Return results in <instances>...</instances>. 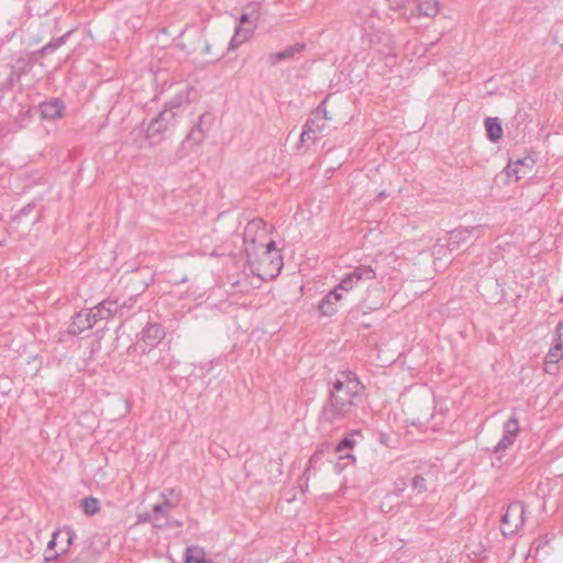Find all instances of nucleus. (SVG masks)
I'll return each mask as SVG.
<instances>
[{"label": "nucleus", "mask_w": 563, "mask_h": 563, "mask_svg": "<svg viewBox=\"0 0 563 563\" xmlns=\"http://www.w3.org/2000/svg\"><path fill=\"white\" fill-rule=\"evenodd\" d=\"M165 338V330L158 323H150L142 332V340L148 346L157 345Z\"/></svg>", "instance_id": "15"}, {"label": "nucleus", "mask_w": 563, "mask_h": 563, "mask_svg": "<svg viewBox=\"0 0 563 563\" xmlns=\"http://www.w3.org/2000/svg\"><path fill=\"white\" fill-rule=\"evenodd\" d=\"M185 562L186 563H213L212 560L208 559L205 550L197 545L187 548Z\"/></svg>", "instance_id": "21"}, {"label": "nucleus", "mask_w": 563, "mask_h": 563, "mask_svg": "<svg viewBox=\"0 0 563 563\" xmlns=\"http://www.w3.org/2000/svg\"><path fill=\"white\" fill-rule=\"evenodd\" d=\"M325 128V123H320V118L318 114H313L303 125L300 143L305 144L306 142L316 141L322 133Z\"/></svg>", "instance_id": "11"}, {"label": "nucleus", "mask_w": 563, "mask_h": 563, "mask_svg": "<svg viewBox=\"0 0 563 563\" xmlns=\"http://www.w3.org/2000/svg\"><path fill=\"white\" fill-rule=\"evenodd\" d=\"M313 114H318L320 118V123H324L328 120H331V117L329 115L324 104H320Z\"/></svg>", "instance_id": "30"}, {"label": "nucleus", "mask_w": 563, "mask_h": 563, "mask_svg": "<svg viewBox=\"0 0 563 563\" xmlns=\"http://www.w3.org/2000/svg\"><path fill=\"white\" fill-rule=\"evenodd\" d=\"M525 506L520 501L511 503L501 518L500 530L505 537L516 534L525 523Z\"/></svg>", "instance_id": "5"}, {"label": "nucleus", "mask_w": 563, "mask_h": 563, "mask_svg": "<svg viewBox=\"0 0 563 563\" xmlns=\"http://www.w3.org/2000/svg\"><path fill=\"white\" fill-rule=\"evenodd\" d=\"M420 15L434 18L440 12V3L438 0H426L418 4Z\"/></svg>", "instance_id": "23"}, {"label": "nucleus", "mask_w": 563, "mask_h": 563, "mask_svg": "<svg viewBox=\"0 0 563 563\" xmlns=\"http://www.w3.org/2000/svg\"><path fill=\"white\" fill-rule=\"evenodd\" d=\"M345 457H351V459H353V460H354L353 455H351V454H346V456H345Z\"/></svg>", "instance_id": "35"}, {"label": "nucleus", "mask_w": 563, "mask_h": 563, "mask_svg": "<svg viewBox=\"0 0 563 563\" xmlns=\"http://www.w3.org/2000/svg\"><path fill=\"white\" fill-rule=\"evenodd\" d=\"M343 298L342 292L338 291V288L331 290L324 298L320 301L319 310L322 316H332L336 311V303Z\"/></svg>", "instance_id": "16"}, {"label": "nucleus", "mask_w": 563, "mask_h": 563, "mask_svg": "<svg viewBox=\"0 0 563 563\" xmlns=\"http://www.w3.org/2000/svg\"><path fill=\"white\" fill-rule=\"evenodd\" d=\"M485 129L487 133V137L493 141L497 142L503 136V128L500 120L498 118H487L485 120Z\"/></svg>", "instance_id": "22"}, {"label": "nucleus", "mask_w": 563, "mask_h": 563, "mask_svg": "<svg viewBox=\"0 0 563 563\" xmlns=\"http://www.w3.org/2000/svg\"><path fill=\"white\" fill-rule=\"evenodd\" d=\"M256 29L257 27H254V25H236L234 29V34L229 42V51H235L242 44L250 41L253 37Z\"/></svg>", "instance_id": "12"}, {"label": "nucleus", "mask_w": 563, "mask_h": 563, "mask_svg": "<svg viewBox=\"0 0 563 563\" xmlns=\"http://www.w3.org/2000/svg\"><path fill=\"white\" fill-rule=\"evenodd\" d=\"M363 385L351 372L340 373L330 390V397L321 413V420L330 424L346 418L360 399Z\"/></svg>", "instance_id": "1"}, {"label": "nucleus", "mask_w": 563, "mask_h": 563, "mask_svg": "<svg viewBox=\"0 0 563 563\" xmlns=\"http://www.w3.org/2000/svg\"><path fill=\"white\" fill-rule=\"evenodd\" d=\"M305 48V44L297 43L295 45L288 46L285 49L272 53L268 55V62L271 66H276L283 60L289 59L294 57L296 54L300 53Z\"/></svg>", "instance_id": "18"}, {"label": "nucleus", "mask_w": 563, "mask_h": 563, "mask_svg": "<svg viewBox=\"0 0 563 563\" xmlns=\"http://www.w3.org/2000/svg\"><path fill=\"white\" fill-rule=\"evenodd\" d=\"M376 272L371 266L360 265L349 273L335 287L338 291H350L354 289L361 282L373 280Z\"/></svg>", "instance_id": "8"}, {"label": "nucleus", "mask_w": 563, "mask_h": 563, "mask_svg": "<svg viewBox=\"0 0 563 563\" xmlns=\"http://www.w3.org/2000/svg\"><path fill=\"white\" fill-rule=\"evenodd\" d=\"M81 506L87 516H93L100 510V503L96 497H87L82 499Z\"/></svg>", "instance_id": "24"}, {"label": "nucleus", "mask_w": 563, "mask_h": 563, "mask_svg": "<svg viewBox=\"0 0 563 563\" xmlns=\"http://www.w3.org/2000/svg\"><path fill=\"white\" fill-rule=\"evenodd\" d=\"M246 9L249 11L247 12H243L240 15L238 25H245V26L254 25V27H257L258 20H260V16H261L260 4H257V3H250L246 7Z\"/></svg>", "instance_id": "19"}, {"label": "nucleus", "mask_w": 563, "mask_h": 563, "mask_svg": "<svg viewBox=\"0 0 563 563\" xmlns=\"http://www.w3.org/2000/svg\"><path fill=\"white\" fill-rule=\"evenodd\" d=\"M102 305L104 306V311L107 313H109V317L111 318L112 316H114L118 310H119V303L118 301L115 300H110V299H107V300H103L102 301Z\"/></svg>", "instance_id": "28"}, {"label": "nucleus", "mask_w": 563, "mask_h": 563, "mask_svg": "<svg viewBox=\"0 0 563 563\" xmlns=\"http://www.w3.org/2000/svg\"><path fill=\"white\" fill-rule=\"evenodd\" d=\"M246 256L252 269L262 279L275 277L283 267L282 255L273 240L258 249H250Z\"/></svg>", "instance_id": "2"}, {"label": "nucleus", "mask_w": 563, "mask_h": 563, "mask_svg": "<svg viewBox=\"0 0 563 563\" xmlns=\"http://www.w3.org/2000/svg\"><path fill=\"white\" fill-rule=\"evenodd\" d=\"M65 106L59 99H51L40 104V111L43 119L56 120L63 117Z\"/></svg>", "instance_id": "13"}, {"label": "nucleus", "mask_w": 563, "mask_h": 563, "mask_svg": "<svg viewBox=\"0 0 563 563\" xmlns=\"http://www.w3.org/2000/svg\"><path fill=\"white\" fill-rule=\"evenodd\" d=\"M386 198V192L385 191H380L378 195H377V200H382Z\"/></svg>", "instance_id": "34"}, {"label": "nucleus", "mask_w": 563, "mask_h": 563, "mask_svg": "<svg viewBox=\"0 0 563 563\" xmlns=\"http://www.w3.org/2000/svg\"><path fill=\"white\" fill-rule=\"evenodd\" d=\"M73 541V532L68 529L54 531L46 549V553L60 543V552H65Z\"/></svg>", "instance_id": "17"}, {"label": "nucleus", "mask_w": 563, "mask_h": 563, "mask_svg": "<svg viewBox=\"0 0 563 563\" xmlns=\"http://www.w3.org/2000/svg\"><path fill=\"white\" fill-rule=\"evenodd\" d=\"M533 166V159L526 157L510 162L506 167V173L509 177H515L516 180L527 175Z\"/></svg>", "instance_id": "14"}, {"label": "nucleus", "mask_w": 563, "mask_h": 563, "mask_svg": "<svg viewBox=\"0 0 563 563\" xmlns=\"http://www.w3.org/2000/svg\"><path fill=\"white\" fill-rule=\"evenodd\" d=\"M321 454H322V453H321L320 451H318V452H316V453L310 457V460H309V466L306 468L305 474H307V473L309 472V470H310V467H311V465H312L313 463H316L317 461H319V460L321 459Z\"/></svg>", "instance_id": "32"}, {"label": "nucleus", "mask_w": 563, "mask_h": 563, "mask_svg": "<svg viewBox=\"0 0 563 563\" xmlns=\"http://www.w3.org/2000/svg\"><path fill=\"white\" fill-rule=\"evenodd\" d=\"M519 433V423L515 416L508 419L507 422L504 424V435L500 439V441L496 444L494 448V452H500L509 446H511L515 442V439L517 438Z\"/></svg>", "instance_id": "9"}, {"label": "nucleus", "mask_w": 563, "mask_h": 563, "mask_svg": "<svg viewBox=\"0 0 563 563\" xmlns=\"http://www.w3.org/2000/svg\"><path fill=\"white\" fill-rule=\"evenodd\" d=\"M371 45L375 47L379 53L382 54H390L393 49V40L391 36L380 32L377 34H374L371 37Z\"/></svg>", "instance_id": "20"}, {"label": "nucleus", "mask_w": 563, "mask_h": 563, "mask_svg": "<svg viewBox=\"0 0 563 563\" xmlns=\"http://www.w3.org/2000/svg\"><path fill=\"white\" fill-rule=\"evenodd\" d=\"M411 485H412L413 490H416L418 494H422V493L427 492V489H428L427 481L422 475H416L412 478Z\"/></svg>", "instance_id": "26"}, {"label": "nucleus", "mask_w": 563, "mask_h": 563, "mask_svg": "<svg viewBox=\"0 0 563 563\" xmlns=\"http://www.w3.org/2000/svg\"><path fill=\"white\" fill-rule=\"evenodd\" d=\"M563 358V322H559L555 328V336L553 345L544 357V371L548 374L555 375L558 373V364Z\"/></svg>", "instance_id": "7"}, {"label": "nucleus", "mask_w": 563, "mask_h": 563, "mask_svg": "<svg viewBox=\"0 0 563 563\" xmlns=\"http://www.w3.org/2000/svg\"><path fill=\"white\" fill-rule=\"evenodd\" d=\"M268 230L266 223L262 219L251 220L243 233L244 250L247 254L250 249H258L268 243Z\"/></svg>", "instance_id": "4"}, {"label": "nucleus", "mask_w": 563, "mask_h": 563, "mask_svg": "<svg viewBox=\"0 0 563 563\" xmlns=\"http://www.w3.org/2000/svg\"><path fill=\"white\" fill-rule=\"evenodd\" d=\"M354 445H355V441L352 438L346 437L336 445V451L342 452L345 449L354 448Z\"/></svg>", "instance_id": "29"}, {"label": "nucleus", "mask_w": 563, "mask_h": 563, "mask_svg": "<svg viewBox=\"0 0 563 563\" xmlns=\"http://www.w3.org/2000/svg\"><path fill=\"white\" fill-rule=\"evenodd\" d=\"M58 555H59L58 552H56L54 554H46L44 559H45L46 562H51V561L56 560L58 558Z\"/></svg>", "instance_id": "33"}, {"label": "nucleus", "mask_w": 563, "mask_h": 563, "mask_svg": "<svg viewBox=\"0 0 563 563\" xmlns=\"http://www.w3.org/2000/svg\"><path fill=\"white\" fill-rule=\"evenodd\" d=\"M190 89L186 88L184 100L170 101V108L164 109L156 118H154L146 130V139L151 145H155L161 142L163 133L169 128L175 120V112L173 108L180 107L184 102H189Z\"/></svg>", "instance_id": "3"}, {"label": "nucleus", "mask_w": 563, "mask_h": 563, "mask_svg": "<svg viewBox=\"0 0 563 563\" xmlns=\"http://www.w3.org/2000/svg\"><path fill=\"white\" fill-rule=\"evenodd\" d=\"M96 314L90 309L78 312L69 325V333L77 335L96 324Z\"/></svg>", "instance_id": "10"}, {"label": "nucleus", "mask_w": 563, "mask_h": 563, "mask_svg": "<svg viewBox=\"0 0 563 563\" xmlns=\"http://www.w3.org/2000/svg\"><path fill=\"white\" fill-rule=\"evenodd\" d=\"M161 497L163 503L153 506L152 510L143 517V520L152 522L159 529L168 525L169 512L177 506V500L169 499L166 493H162Z\"/></svg>", "instance_id": "6"}, {"label": "nucleus", "mask_w": 563, "mask_h": 563, "mask_svg": "<svg viewBox=\"0 0 563 563\" xmlns=\"http://www.w3.org/2000/svg\"><path fill=\"white\" fill-rule=\"evenodd\" d=\"M474 228L472 229H456L450 233V240L459 243L460 241L468 240L473 234Z\"/></svg>", "instance_id": "25"}, {"label": "nucleus", "mask_w": 563, "mask_h": 563, "mask_svg": "<svg viewBox=\"0 0 563 563\" xmlns=\"http://www.w3.org/2000/svg\"><path fill=\"white\" fill-rule=\"evenodd\" d=\"M162 493H166L169 499L177 500V504L180 500L181 494H180V490L177 488H167V489L163 490Z\"/></svg>", "instance_id": "31"}, {"label": "nucleus", "mask_w": 563, "mask_h": 563, "mask_svg": "<svg viewBox=\"0 0 563 563\" xmlns=\"http://www.w3.org/2000/svg\"><path fill=\"white\" fill-rule=\"evenodd\" d=\"M90 311L91 313L96 314V322L110 318L109 313L104 311V306L102 305V301L96 307L91 308Z\"/></svg>", "instance_id": "27"}]
</instances>
